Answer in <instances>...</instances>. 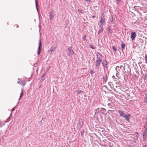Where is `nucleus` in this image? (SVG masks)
I'll use <instances>...</instances> for the list:
<instances>
[{
    "label": "nucleus",
    "instance_id": "nucleus-1",
    "mask_svg": "<svg viewBox=\"0 0 147 147\" xmlns=\"http://www.w3.org/2000/svg\"><path fill=\"white\" fill-rule=\"evenodd\" d=\"M105 19L104 17L101 16L100 17V20L98 23V25H99V27H103V25L105 24Z\"/></svg>",
    "mask_w": 147,
    "mask_h": 147
},
{
    "label": "nucleus",
    "instance_id": "nucleus-2",
    "mask_svg": "<svg viewBox=\"0 0 147 147\" xmlns=\"http://www.w3.org/2000/svg\"><path fill=\"white\" fill-rule=\"evenodd\" d=\"M42 48V43L41 42L40 40H39L38 46V49L37 54L39 55L41 52Z\"/></svg>",
    "mask_w": 147,
    "mask_h": 147
},
{
    "label": "nucleus",
    "instance_id": "nucleus-3",
    "mask_svg": "<svg viewBox=\"0 0 147 147\" xmlns=\"http://www.w3.org/2000/svg\"><path fill=\"white\" fill-rule=\"evenodd\" d=\"M102 65L104 68H107L108 66V63L107 61L105 60H103L102 62Z\"/></svg>",
    "mask_w": 147,
    "mask_h": 147
},
{
    "label": "nucleus",
    "instance_id": "nucleus-4",
    "mask_svg": "<svg viewBox=\"0 0 147 147\" xmlns=\"http://www.w3.org/2000/svg\"><path fill=\"white\" fill-rule=\"evenodd\" d=\"M83 124L82 120V119H80L78 121V124L77 125V128L79 129H80Z\"/></svg>",
    "mask_w": 147,
    "mask_h": 147
},
{
    "label": "nucleus",
    "instance_id": "nucleus-5",
    "mask_svg": "<svg viewBox=\"0 0 147 147\" xmlns=\"http://www.w3.org/2000/svg\"><path fill=\"white\" fill-rule=\"evenodd\" d=\"M68 52H67L68 56H70V55H74V52L72 49L71 47H68L67 48Z\"/></svg>",
    "mask_w": 147,
    "mask_h": 147
},
{
    "label": "nucleus",
    "instance_id": "nucleus-6",
    "mask_svg": "<svg viewBox=\"0 0 147 147\" xmlns=\"http://www.w3.org/2000/svg\"><path fill=\"white\" fill-rule=\"evenodd\" d=\"M131 38L132 40H134L136 36V34L135 32H131Z\"/></svg>",
    "mask_w": 147,
    "mask_h": 147
},
{
    "label": "nucleus",
    "instance_id": "nucleus-7",
    "mask_svg": "<svg viewBox=\"0 0 147 147\" xmlns=\"http://www.w3.org/2000/svg\"><path fill=\"white\" fill-rule=\"evenodd\" d=\"M102 61V59H97L96 62V67H98L100 65L101 62Z\"/></svg>",
    "mask_w": 147,
    "mask_h": 147
},
{
    "label": "nucleus",
    "instance_id": "nucleus-8",
    "mask_svg": "<svg viewBox=\"0 0 147 147\" xmlns=\"http://www.w3.org/2000/svg\"><path fill=\"white\" fill-rule=\"evenodd\" d=\"M17 83L18 84H20L22 86H24L25 85L26 83L25 81H18Z\"/></svg>",
    "mask_w": 147,
    "mask_h": 147
},
{
    "label": "nucleus",
    "instance_id": "nucleus-9",
    "mask_svg": "<svg viewBox=\"0 0 147 147\" xmlns=\"http://www.w3.org/2000/svg\"><path fill=\"white\" fill-rule=\"evenodd\" d=\"M96 56L97 59H102L101 57L102 55L99 53H96Z\"/></svg>",
    "mask_w": 147,
    "mask_h": 147
},
{
    "label": "nucleus",
    "instance_id": "nucleus-10",
    "mask_svg": "<svg viewBox=\"0 0 147 147\" xmlns=\"http://www.w3.org/2000/svg\"><path fill=\"white\" fill-rule=\"evenodd\" d=\"M118 113L120 114V115L121 117H124L125 116V113L122 111L120 110H119L118 111Z\"/></svg>",
    "mask_w": 147,
    "mask_h": 147
},
{
    "label": "nucleus",
    "instance_id": "nucleus-11",
    "mask_svg": "<svg viewBox=\"0 0 147 147\" xmlns=\"http://www.w3.org/2000/svg\"><path fill=\"white\" fill-rule=\"evenodd\" d=\"M147 134V127L144 130L143 133V136L144 138H146V134Z\"/></svg>",
    "mask_w": 147,
    "mask_h": 147
},
{
    "label": "nucleus",
    "instance_id": "nucleus-12",
    "mask_svg": "<svg viewBox=\"0 0 147 147\" xmlns=\"http://www.w3.org/2000/svg\"><path fill=\"white\" fill-rule=\"evenodd\" d=\"M130 116V115L127 114V115H125V116L124 117V118L127 120L128 122L129 121V117Z\"/></svg>",
    "mask_w": 147,
    "mask_h": 147
},
{
    "label": "nucleus",
    "instance_id": "nucleus-13",
    "mask_svg": "<svg viewBox=\"0 0 147 147\" xmlns=\"http://www.w3.org/2000/svg\"><path fill=\"white\" fill-rule=\"evenodd\" d=\"M53 11H51L50 12V13L49 16V17L51 20H52L54 17V16L53 15Z\"/></svg>",
    "mask_w": 147,
    "mask_h": 147
},
{
    "label": "nucleus",
    "instance_id": "nucleus-14",
    "mask_svg": "<svg viewBox=\"0 0 147 147\" xmlns=\"http://www.w3.org/2000/svg\"><path fill=\"white\" fill-rule=\"evenodd\" d=\"M56 47H52L49 50L48 52H51L53 51L55 49Z\"/></svg>",
    "mask_w": 147,
    "mask_h": 147
},
{
    "label": "nucleus",
    "instance_id": "nucleus-15",
    "mask_svg": "<svg viewBox=\"0 0 147 147\" xmlns=\"http://www.w3.org/2000/svg\"><path fill=\"white\" fill-rule=\"evenodd\" d=\"M144 102L145 103H147V94H146L145 95V96L144 98Z\"/></svg>",
    "mask_w": 147,
    "mask_h": 147
},
{
    "label": "nucleus",
    "instance_id": "nucleus-16",
    "mask_svg": "<svg viewBox=\"0 0 147 147\" xmlns=\"http://www.w3.org/2000/svg\"><path fill=\"white\" fill-rule=\"evenodd\" d=\"M119 74V72L118 71H117V73L116 75V78H115V79L117 80H119V79L120 77L118 76L119 75V74Z\"/></svg>",
    "mask_w": 147,
    "mask_h": 147
},
{
    "label": "nucleus",
    "instance_id": "nucleus-17",
    "mask_svg": "<svg viewBox=\"0 0 147 147\" xmlns=\"http://www.w3.org/2000/svg\"><path fill=\"white\" fill-rule=\"evenodd\" d=\"M103 27H99L100 28H101V29L100 30H99L98 32V34L100 33L103 30Z\"/></svg>",
    "mask_w": 147,
    "mask_h": 147
},
{
    "label": "nucleus",
    "instance_id": "nucleus-18",
    "mask_svg": "<svg viewBox=\"0 0 147 147\" xmlns=\"http://www.w3.org/2000/svg\"><path fill=\"white\" fill-rule=\"evenodd\" d=\"M107 30L111 34H112V31L111 30L110 28L109 27H108L107 28Z\"/></svg>",
    "mask_w": 147,
    "mask_h": 147
},
{
    "label": "nucleus",
    "instance_id": "nucleus-19",
    "mask_svg": "<svg viewBox=\"0 0 147 147\" xmlns=\"http://www.w3.org/2000/svg\"><path fill=\"white\" fill-rule=\"evenodd\" d=\"M35 4H36V9H37V10L38 12V6H37L38 4V3L37 0H35Z\"/></svg>",
    "mask_w": 147,
    "mask_h": 147
},
{
    "label": "nucleus",
    "instance_id": "nucleus-20",
    "mask_svg": "<svg viewBox=\"0 0 147 147\" xmlns=\"http://www.w3.org/2000/svg\"><path fill=\"white\" fill-rule=\"evenodd\" d=\"M125 45L123 42H121V49H123L125 47Z\"/></svg>",
    "mask_w": 147,
    "mask_h": 147
},
{
    "label": "nucleus",
    "instance_id": "nucleus-21",
    "mask_svg": "<svg viewBox=\"0 0 147 147\" xmlns=\"http://www.w3.org/2000/svg\"><path fill=\"white\" fill-rule=\"evenodd\" d=\"M23 95V89L22 88L21 89V92L20 94V98H21L22 97Z\"/></svg>",
    "mask_w": 147,
    "mask_h": 147
},
{
    "label": "nucleus",
    "instance_id": "nucleus-22",
    "mask_svg": "<svg viewBox=\"0 0 147 147\" xmlns=\"http://www.w3.org/2000/svg\"><path fill=\"white\" fill-rule=\"evenodd\" d=\"M100 111L102 112V113H104L106 111V110L104 108H102L101 109Z\"/></svg>",
    "mask_w": 147,
    "mask_h": 147
},
{
    "label": "nucleus",
    "instance_id": "nucleus-23",
    "mask_svg": "<svg viewBox=\"0 0 147 147\" xmlns=\"http://www.w3.org/2000/svg\"><path fill=\"white\" fill-rule=\"evenodd\" d=\"M107 80V79L106 76H104L103 78V81H104L106 82Z\"/></svg>",
    "mask_w": 147,
    "mask_h": 147
},
{
    "label": "nucleus",
    "instance_id": "nucleus-24",
    "mask_svg": "<svg viewBox=\"0 0 147 147\" xmlns=\"http://www.w3.org/2000/svg\"><path fill=\"white\" fill-rule=\"evenodd\" d=\"M112 49L115 51H117V48L115 46H113Z\"/></svg>",
    "mask_w": 147,
    "mask_h": 147
},
{
    "label": "nucleus",
    "instance_id": "nucleus-25",
    "mask_svg": "<svg viewBox=\"0 0 147 147\" xmlns=\"http://www.w3.org/2000/svg\"><path fill=\"white\" fill-rule=\"evenodd\" d=\"M110 20L111 21V22H112L113 21V17L112 16H111V18H110Z\"/></svg>",
    "mask_w": 147,
    "mask_h": 147
},
{
    "label": "nucleus",
    "instance_id": "nucleus-26",
    "mask_svg": "<svg viewBox=\"0 0 147 147\" xmlns=\"http://www.w3.org/2000/svg\"><path fill=\"white\" fill-rule=\"evenodd\" d=\"M90 47L92 49H95V47H94V46L93 45H90Z\"/></svg>",
    "mask_w": 147,
    "mask_h": 147
},
{
    "label": "nucleus",
    "instance_id": "nucleus-27",
    "mask_svg": "<svg viewBox=\"0 0 147 147\" xmlns=\"http://www.w3.org/2000/svg\"><path fill=\"white\" fill-rule=\"evenodd\" d=\"M119 66H117L115 68V69H116L117 72V69H118V70L119 71H120V69H119Z\"/></svg>",
    "mask_w": 147,
    "mask_h": 147
},
{
    "label": "nucleus",
    "instance_id": "nucleus-28",
    "mask_svg": "<svg viewBox=\"0 0 147 147\" xmlns=\"http://www.w3.org/2000/svg\"><path fill=\"white\" fill-rule=\"evenodd\" d=\"M90 73L91 74H92L94 73V71L92 69H90Z\"/></svg>",
    "mask_w": 147,
    "mask_h": 147
},
{
    "label": "nucleus",
    "instance_id": "nucleus-29",
    "mask_svg": "<svg viewBox=\"0 0 147 147\" xmlns=\"http://www.w3.org/2000/svg\"><path fill=\"white\" fill-rule=\"evenodd\" d=\"M82 92V91L81 90H79L77 91L78 93L79 94H80Z\"/></svg>",
    "mask_w": 147,
    "mask_h": 147
},
{
    "label": "nucleus",
    "instance_id": "nucleus-30",
    "mask_svg": "<svg viewBox=\"0 0 147 147\" xmlns=\"http://www.w3.org/2000/svg\"><path fill=\"white\" fill-rule=\"evenodd\" d=\"M145 60H146V63H147V55H145Z\"/></svg>",
    "mask_w": 147,
    "mask_h": 147
},
{
    "label": "nucleus",
    "instance_id": "nucleus-31",
    "mask_svg": "<svg viewBox=\"0 0 147 147\" xmlns=\"http://www.w3.org/2000/svg\"><path fill=\"white\" fill-rule=\"evenodd\" d=\"M144 79L145 80H147V75H145L144 77Z\"/></svg>",
    "mask_w": 147,
    "mask_h": 147
},
{
    "label": "nucleus",
    "instance_id": "nucleus-32",
    "mask_svg": "<svg viewBox=\"0 0 147 147\" xmlns=\"http://www.w3.org/2000/svg\"><path fill=\"white\" fill-rule=\"evenodd\" d=\"M45 74H46V73H44L43 75H42V77L43 78L45 76Z\"/></svg>",
    "mask_w": 147,
    "mask_h": 147
},
{
    "label": "nucleus",
    "instance_id": "nucleus-33",
    "mask_svg": "<svg viewBox=\"0 0 147 147\" xmlns=\"http://www.w3.org/2000/svg\"><path fill=\"white\" fill-rule=\"evenodd\" d=\"M119 67L120 69H121L123 67V65H121Z\"/></svg>",
    "mask_w": 147,
    "mask_h": 147
},
{
    "label": "nucleus",
    "instance_id": "nucleus-34",
    "mask_svg": "<svg viewBox=\"0 0 147 147\" xmlns=\"http://www.w3.org/2000/svg\"><path fill=\"white\" fill-rule=\"evenodd\" d=\"M107 105H108V106H111V104L110 103H109Z\"/></svg>",
    "mask_w": 147,
    "mask_h": 147
},
{
    "label": "nucleus",
    "instance_id": "nucleus-35",
    "mask_svg": "<svg viewBox=\"0 0 147 147\" xmlns=\"http://www.w3.org/2000/svg\"><path fill=\"white\" fill-rule=\"evenodd\" d=\"M112 78H113L115 79V78H115V76H112Z\"/></svg>",
    "mask_w": 147,
    "mask_h": 147
},
{
    "label": "nucleus",
    "instance_id": "nucleus-36",
    "mask_svg": "<svg viewBox=\"0 0 147 147\" xmlns=\"http://www.w3.org/2000/svg\"><path fill=\"white\" fill-rule=\"evenodd\" d=\"M129 147H134L133 145H130L129 146Z\"/></svg>",
    "mask_w": 147,
    "mask_h": 147
},
{
    "label": "nucleus",
    "instance_id": "nucleus-37",
    "mask_svg": "<svg viewBox=\"0 0 147 147\" xmlns=\"http://www.w3.org/2000/svg\"><path fill=\"white\" fill-rule=\"evenodd\" d=\"M116 1L118 2H120V0H116Z\"/></svg>",
    "mask_w": 147,
    "mask_h": 147
},
{
    "label": "nucleus",
    "instance_id": "nucleus-38",
    "mask_svg": "<svg viewBox=\"0 0 147 147\" xmlns=\"http://www.w3.org/2000/svg\"><path fill=\"white\" fill-rule=\"evenodd\" d=\"M14 108H13V109H12V112L13 111H14Z\"/></svg>",
    "mask_w": 147,
    "mask_h": 147
},
{
    "label": "nucleus",
    "instance_id": "nucleus-39",
    "mask_svg": "<svg viewBox=\"0 0 147 147\" xmlns=\"http://www.w3.org/2000/svg\"><path fill=\"white\" fill-rule=\"evenodd\" d=\"M92 17L93 18H95V16H92Z\"/></svg>",
    "mask_w": 147,
    "mask_h": 147
},
{
    "label": "nucleus",
    "instance_id": "nucleus-40",
    "mask_svg": "<svg viewBox=\"0 0 147 147\" xmlns=\"http://www.w3.org/2000/svg\"><path fill=\"white\" fill-rule=\"evenodd\" d=\"M123 69L124 70L125 69V67H123Z\"/></svg>",
    "mask_w": 147,
    "mask_h": 147
},
{
    "label": "nucleus",
    "instance_id": "nucleus-41",
    "mask_svg": "<svg viewBox=\"0 0 147 147\" xmlns=\"http://www.w3.org/2000/svg\"><path fill=\"white\" fill-rule=\"evenodd\" d=\"M85 37H86V36H84V38H83V39H84H84H85Z\"/></svg>",
    "mask_w": 147,
    "mask_h": 147
},
{
    "label": "nucleus",
    "instance_id": "nucleus-42",
    "mask_svg": "<svg viewBox=\"0 0 147 147\" xmlns=\"http://www.w3.org/2000/svg\"><path fill=\"white\" fill-rule=\"evenodd\" d=\"M143 147H146V145H144Z\"/></svg>",
    "mask_w": 147,
    "mask_h": 147
},
{
    "label": "nucleus",
    "instance_id": "nucleus-43",
    "mask_svg": "<svg viewBox=\"0 0 147 147\" xmlns=\"http://www.w3.org/2000/svg\"><path fill=\"white\" fill-rule=\"evenodd\" d=\"M146 125H147V122L146 123Z\"/></svg>",
    "mask_w": 147,
    "mask_h": 147
},
{
    "label": "nucleus",
    "instance_id": "nucleus-44",
    "mask_svg": "<svg viewBox=\"0 0 147 147\" xmlns=\"http://www.w3.org/2000/svg\"><path fill=\"white\" fill-rule=\"evenodd\" d=\"M18 80H20V79H18Z\"/></svg>",
    "mask_w": 147,
    "mask_h": 147
},
{
    "label": "nucleus",
    "instance_id": "nucleus-45",
    "mask_svg": "<svg viewBox=\"0 0 147 147\" xmlns=\"http://www.w3.org/2000/svg\"><path fill=\"white\" fill-rule=\"evenodd\" d=\"M44 119V118H42V119Z\"/></svg>",
    "mask_w": 147,
    "mask_h": 147
}]
</instances>
